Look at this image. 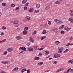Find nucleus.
Listing matches in <instances>:
<instances>
[{"label":"nucleus","instance_id":"obj_31","mask_svg":"<svg viewBox=\"0 0 73 73\" xmlns=\"http://www.w3.org/2000/svg\"><path fill=\"white\" fill-rule=\"evenodd\" d=\"M22 50H24V51H26V48L24 47H22Z\"/></svg>","mask_w":73,"mask_h":73},{"label":"nucleus","instance_id":"obj_2","mask_svg":"<svg viewBox=\"0 0 73 73\" xmlns=\"http://www.w3.org/2000/svg\"><path fill=\"white\" fill-rule=\"evenodd\" d=\"M58 50L59 51L58 52V53H62V51L61 50H64V48H61L60 47H58Z\"/></svg>","mask_w":73,"mask_h":73},{"label":"nucleus","instance_id":"obj_56","mask_svg":"<svg viewBox=\"0 0 73 73\" xmlns=\"http://www.w3.org/2000/svg\"><path fill=\"white\" fill-rule=\"evenodd\" d=\"M4 71H3L2 70H0V72L1 73H3Z\"/></svg>","mask_w":73,"mask_h":73},{"label":"nucleus","instance_id":"obj_3","mask_svg":"<svg viewBox=\"0 0 73 73\" xmlns=\"http://www.w3.org/2000/svg\"><path fill=\"white\" fill-rule=\"evenodd\" d=\"M60 57V55L58 53H56L54 55V57L56 58V57Z\"/></svg>","mask_w":73,"mask_h":73},{"label":"nucleus","instance_id":"obj_34","mask_svg":"<svg viewBox=\"0 0 73 73\" xmlns=\"http://www.w3.org/2000/svg\"><path fill=\"white\" fill-rule=\"evenodd\" d=\"M2 29H3V30L4 29H7L6 28V27H5V26H3L2 27Z\"/></svg>","mask_w":73,"mask_h":73},{"label":"nucleus","instance_id":"obj_1","mask_svg":"<svg viewBox=\"0 0 73 73\" xmlns=\"http://www.w3.org/2000/svg\"><path fill=\"white\" fill-rule=\"evenodd\" d=\"M54 21L56 23H57L58 25H60L63 22L61 20L58 19H54Z\"/></svg>","mask_w":73,"mask_h":73},{"label":"nucleus","instance_id":"obj_62","mask_svg":"<svg viewBox=\"0 0 73 73\" xmlns=\"http://www.w3.org/2000/svg\"><path fill=\"white\" fill-rule=\"evenodd\" d=\"M49 70H46V71H45V72L46 73V72H49Z\"/></svg>","mask_w":73,"mask_h":73},{"label":"nucleus","instance_id":"obj_48","mask_svg":"<svg viewBox=\"0 0 73 73\" xmlns=\"http://www.w3.org/2000/svg\"><path fill=\"white\" fill-rule=\"evenodd\" d=\"M29 5V3H27L25 5V6H28V5Z\"/></svg>","mask_w":73,"mask_h":73},{"label":"nucleus","instance_id":"obj_55","mask_svg":"<svg viewBox=\"0 0 73 73\" xmlns=\"http://www.w3.org/2000/svg\"><path fill=\"white\" fill-rule=\"evenodd\" d=\"M6 64H9V61H6Z\"/></svg>","mask_w":73,"mask_h":73},{"label":"nucleus","instance_id":"obj_42","mask_svg":"<svg viewBox=\"0 0 73 73\" xmlns=\"http://www.w3.org/2000/svg\"><path fill=\"white\" fill-rule=\"evenodd\" d=\"M71 69V68H69V69H68L67 71V73H68L69 72V71H70V70Z\"/></svg>","mask_w":73,"mask_h":73},{"label":"nucleus","instance_id":"obj_45","mask_svg":"<svg viewBox=\"0 0 73 73\" xmlns=\"http://www.w3.org/2000/svg\"><path fill=\"white\" fill-rule=\"evenodd\" d=\"M20 9V7H17L16 8V9H15L16 11H17V10H19Z\"/></svg>","mask_w":73,"mask_h":73},{"label":"nucleus","instance_id":"obj_59","mask_svg":"<svg viewBox=\"0 0 73 73\" xmlns=\"http://www.w3.org/2000/svg\"><path fill=\"white\" fill-rule=\"evenodd\" d=\"M2 63L3 64H6V62H3V61H2Z\"/></svg>","mask_w":73,"mask_h":73},{"label":"nucleus","instance_id":"obj_46","mask_svg":"<svg viewBox=\"0 0 73 73\" xmlns=\"http://www.w3.org/2000/svg\"><path fill=\"white\" fill-rule=\"evenodd\" d=\"M57 62L56 61H54L53 64H57Z\"/></svg>","mask_w":73,"mask_h":73},{"label":"nucleus","instance_id":"obj_24","mask_svg":"<svg viewBox=\"0 0 73 73\" xmlns=\"http://www.w3.org/2000/svg\"><path fill=\"white\" fill-rule=\"evenodd\" d=\"M2 5L3 7H5L7 5V3H3L2 4Z\"/></svg>","mask_w":73,"mask_h":73},{"label":"nucleus","instance_id":"obj_6","mask_svg":"<svg viewBox=\"0 0 73 73\" xmlns=\"http://www.w3.org/2000/svg\"><path fill=\"white\" fill-rule=\"evenodd\" d=\"M18 69H19L18 67H16L14 68L13 70H12V72H15V71H17V70H18Z\"/></svg>","mask_w":73,"mask_h":73},{"label":"nucleus","instance_id":"obj_47","mask_svg":"<svg viewBox=\"0 0 73 73\" xmlns=\"http://www.w3.org/2000/svg\"><path fill=\"white\" fill-rule=\"evenodd\" d=\"M0 35H4V33L3 32H0Z\"/></svg>","mask_w":73,"mask_h":73},{"label":"nucleus","instance_id":"obj_43","mask_svg":"<svg viewBox=\"0 0 73 73\" xmlns=\"http://www.w3.org/2000/svg\"><path fill=\"white\" fill-rule=\"evenodd\" d=\"M52 22H51V21H48V24H49V25H51V23Z\"/></svg>","mask_w":73,"mask_h":73},{"label":"nucleus","instance_id":"obj_28","mask_svg":"<svg viewBox=\"0 0 73 73\" xmlns=\"http://www.w3.org/2000/svg\"><path fill=\"white\" fill-rule=\"evenodd\" d=\"M37 32V31L36 30L34 32H33L32 33V35H34Z\"/></svg>","mask_w":73,"mask_h":73},{"label":"nucleus","instance_id":"obj_17","mask_svg":"<svg viewBox=\"0 0 73 73\" xmlns=\"http://www.w3.org/2000/svg\"><path fill=\"white\" fill-rule=\"evenodd\" d=\"M28 50L29 52H32V51H33V48H29Z\"/></svg>","mask_w":73,"mask_h":73},{"label":"nucleus","instance_id":"obj_11","mask_svg":"<svg viewBox=\"0 0 73 73\" xmlns=\"http://www.w3.org/2000/svg\"><path fill=\"white\" fill-rule=\"evenodd\" d=\"M40 4H37L36 5V8L38 9V8H40Z\"/></svg>","mask_w":73,"mask_h":73},{"label":"nucleus","instance_id":"obj_36","mask_svg":"<svg viewBox=\"0 0 73 73\" xmlns=\"http://www.w3.org/2000/svg\"><path fill=\"white\" fill-rule=\"evenodd\" d=\"M68 51H69V49H66L63 52V53H65V52H68Z\"/></svg>","mask_w":73,"mask_h":73},{"label":"nucleus","instance_id":"obj_13","mask_svg":"<svg viewBox=\"0 0 73 73\" xmlns=\"http://www.w3.org/2000/svg\"><path fill=\"white\" fill-rule=\"evenodd\" d=\"M65 27V26L64 25H63L62 26H61L59 27V29H63Z\"/></svg>","mask_w":73,"mask_h":73},{"label":"nucleus","instance_id":"obj_5","mask_svg":"<svg viewBox=\"0 0 73 73\" xmlns=\"http://www.w3.org/2000/svg\"><path fill=\"white\" fill-rule=\"evenodd\" d=\"M13 50V48H8L7 49V50H8V52H12V51Z\"/></svg>","mask_w":73,"mask_h":73},{"label":"nucleus","instance_id":"obj_7","mask_svg":"<svg viewBox=\"0 0 73 73\" xmlns=\"http://www.w3.org/2000/svg\"><path fill=\"white\" fill-rule=\"evenodd\" d=\"M64 70V68H60V69L56 71V73H58V72H60V71H61V70Z\"/></svg>","mask_w":73,"mask_h":73},{"label":"nucleus","instance_id":"obj_60","mask_svg":"<svg viewBox=\"0 0 73 73\" xmlns=\"http://www.w3.org/2000/svg\"><path fill=\"white\" fill-rule=\"evenodd\" d=\"M70 45V43H68L66 45V46H69V45Z\"/></svg>","mask_w":73,"mask_h":73},{"label":"nucleus","instance_id":"obj_30","mask_svg":"<svg viewBox=\"0 0 73 73\" xmlns=\"http://www.w3.org/2000/svg\"><path fill=\"white\" fill-rule=\"evenodd\" d=\"M64 30H65V31H68V27H65L64 29Z\"/></svg>","mask_w":73,"mask_h":73},{"label":"nucleus","instance_id":"obj_51","mask_svg":"<svg viewBox=\"0 0 73 73\" xmlns=\"http://www.w3.org/2000/svg\"><path fill=\"white\" fill-rule=\"evenodd\" d=\"M21 69H24V68H25V66H21Z\"/></svg>","mask_w":73,"mask_h":73},{"label":"nucleus","instance_id":"obj_27","mask_svg":"<svg viewBox=\"0 0 73 73\" xmlns=\"http://www.w3.org/2000/svg\"><path fill=\"white\" fill-rule=\"evenodd\" d=\"M48 27V25H47V24L46 23H45L44 25V28H46V27Z\"/></svg>","mask_w":73,"mask_h":73},{"label":"nucleus","instance_id":"obj_41","mask_svg":"<svg viewBox=\"0 0 73 73\" xmlns=\"http://www.w3.org/2000/svg\"><path fill=\"white\" fill-rule=\"evenodd\" d=\"M42 55V54L41 53V52H40L38 54V56H41Z\"/></svg>","mask_w":73,"mask_h":73},{"label":"nucleus","instance_id":"obj_8","mask_svg":"<svg viewBox=\"0 0 73 73\" xmlns=\"http://www.w3.org/2000/svg\"><path fill=\"white\" fill-rule=\"evenodd\" d=\"M29 40L31 42H34V39L32 38V37H30L29 38Z\"/></svg>","mask_w":73,"mask_h":73},{"label":"nucleus","instance_id":"obj_16","mask_svg":"<svg viewBox=\"0 0 73 73\" xmlns=\"http://www.w3.org/2000/svg\"><path fill=\"white\" fill-rule=\"evenodd\" d=\"M53 31L54 32H55V33H57V32H58V30L56 29H53Z\"/></svg>","mask_w":73,"mask_h":73},{"label":"nucleus","instance_id":"obj_22","mask_svg":"<svg viewBox=\"0 0 73 73\" xmlns=\"http://www.w3.org/2000/svg\"><path fill=\"white\" fill-rule=\"evenodd\" d=\"M40 59V57H35V60H38Z\"/></svg>","mask_w":73,"mask_h":73},{"label":"nucleus","instance_id":"obj_58","mask_svg":"<svg viewBox=\"0 0 73 73\" xmlns=\"http://www.w3.org/2000/svg\"><path fill=\"white\" fill-rule=\"evenodd\" d=\"M23 70L24 72L25 71H27V69H25V68H24Z\"/></svg>","mask_w":73,"mask_h":73},{"label":"nucleus","instance_id":"obj_23","mask_svg":"<svg viewBox=\"0 0 73 73\" xmlns=\"http://www.w3.org/2000/svg\"><path fill=\"white\" fill-rule=\"evenodd\" d=\"M30 19V18L28 16H27L26 17V20H27V21H28Z\"/></svg>","mask_w":73,"mask_h":73},{"label":"nucleus","instance_id":"obj_9","mask_svg":"<svg viewBox=\"0 0 73 73\" xmlns=\"http://www.w3.org/2000/svg\"><path fill=\"white\" fill-rule=\"evenodd\" d=\"M16 38L17 40H21L22 38H21L20 36H18L16 37Z\"/></svg>","mask_w":73,"mask_h":73},{"label":"nucleus","instance_id":"obj_12","mask_svg":"<svg viewBox=\"0 0 73 73\" xmlns=\"http://www.w3.org/2000/svg\"><path fill=\"white\" fill-rule=\"evenodd\" d=\"M13 23L14 24H17L19 23V21L17 20H15L14 21Z\"/></svg>","mask_w":73,"mask_h":73},{"label":"nucleus","instance_id":"obj_52","mask_svg":"<svg viewBox=\"0 0 73 73\" xmlns=\"http://www.w3.org/2000/svg\"><path fill=\"white\" fill-rule=\"evenodd\" d=\"M6 40H7L6 39H5L3 40H2V42H5V41H6Z\"/></svg>","mask_w":73,"mask_h":73},{"label":"nucleus","instance_id":"obj_64","mask_svg":"<svg viewBox=\"0 0 73 73\" xmlns=\"http://www.w3.org/2000/svg\"><path fill=\"white\" fill-rule=\"evenodd\" d=\"M70 12H71V13H73V10H70Z\"/></svg>","mask_w":73,"mask_h":73},{"label":"nucleus","instance_id":"obj_25","mask_svg":"<svg viewBox=\"0 0 73 73\" xmlns=\"http://www.w3.org/2000/svg\"><path fill=\"white\" fill-rule=\"evenodd\" d=\"M44 64V62H41L38 63V64L39 65H42V64Z\"/></svg>","mask_w":73,"mask_h":73},{"label":"nucleus","instance_id":"obj_40","mask_svg":"<svg viewBox=\"0 0 73 73\" xmlns=\"http://www.w3.org/2000/svg\"><path fill=\"white\" fill-rule=\"evenodd\" d=\"M15 6H16V5L14 4H12L11 5V7H15Z\"/></svg>","mask_w":73,"mask_h":73},{"label":"nucleus","instance_id":"obj_21","mask_svg":"<svg viewBox=\"0 0 73 73\" xmlns=\"http://www.w3.org/2000/svg\"><path fill=\"white\" fill-rule=\"evenodd\" d=\"M29 29V28L28 27H26L24 29V31H27V30H28Z\"/></svg>","mask_w":73,"mask_h":73},{"label":"nucleus","instance_id":"obj_50","mask_svg":"<svg viewBox=\"0 0 73 73\" xmlns=\"http://www.w3.org/2000/svg\"><path fill=\"white\" fill-rule=\"evenodd\" d=\"M30 42H29L27 43V46H29V45H30Z\"/></svg>","mask_w":73,"mask_h":73},{"label":"nucleus","instance_id":"obj_19","mask_svg":"<svg viewBox=\"0 0 73 73\" xmlns=\"http://www.w3.org/2000/svg\"><path fill=\"white\" fill-rule=\"evenodd\" d=\"M46 33V30H45L44 29L42 33V35H43V34H45Z\"/></svg>","mask_w":73,"mask_h":73},{"label":"nucleus","instance_id":"obj_63","mask_svg":"<svg viewBox=\"0 0 73 73\" xmlns=\"http://www.w3.org/2000/svg\"><path fill=\"white\" fill-rule=\"evenodd\" d=\"M70 15L71 16H73V13H71L70 14Z\"/></svg>","mask_w":73,"mask_h":73},{"label":"nucleus","instance_id":"obj_4","mask_svg":"<svg viewBox=\"0 0 73 73\" xmlns=\"http://www.w3.org/2000/svg\"><path fill=\"white\" fill-rule=\"evenodd\" d=\"M68 21H71V23H73V17H71L69 19Z\"/></svg>","mask_w":73,"mask_h":73},{"label":"nucleus","instance_id":"obj_18","mask_svg":"<svg viewBox=\"0 0 73 73\" xmlns=\"http://www.w3.org/2000/svg\"><path fill=\"white\" fill-rule=\"evenodd\" d=\"M45 52H46L45 54L46 55H48V54H49V51L47 50L45 51Z\"/></svg>","mask_w":73,"mask_h":73},{"label":"nucleus","instance_id":"obj_10","mask_svg":"<svg viewBox=\"0 0 73 73\" xmlns=\"http://www.w3.org/2000/svg\"><path fill=\"white\" fill-rule=\"evenodd\" d=\"M33 11H34V8H30L29 10V11L30 12H33Z\"/></svg>","mask_w":73,"mask_h":73},{"label":"nucleus","instance_id":"obj_20","mask_svg":"<svg viewBox=\"0 0 73 73\" xmlns=\"http://www.w3.org/2000/svg\"><path fill=\"white\" fill-rule=\"evenodd\" d=\"M50 8V6H47L46 7L45 9L46 10H48Z\"/></svg>","mask_w":73,"mask_h":73},{"label":"nucleus","instance_id":"obj_39","mask_svg":"<svg viewBox=\"0 0 73 73\" xmlns=\"http://www.w3.org/2000/svg\"><path fill=\"white\" fill-rule=\"evenodd\" d=\"M27 8H28V7L27 6L25 7L24 8V11H26L27 9Z\"/></svg>","mask_w":73,"mask_h":73},{"label":"nucleus","instance_id":"obj_49","mask_svg":"<svg viewBox=\"0 0 73 73\" xmlns=\"http://www.w3.org/2000/svg\"><path fill=\"white\" fill-rule=\"evenodd\" d=\"M8 53V52H7V51H6L4 52V54H7Z\"/></svg>","mask_w":73,"mask_h":73},{"label":"nucleus","instance_id":"obj_14","mask_svg":"<svg viewBox=\"0 0 73 73\" xmlns=\"http://www.w3.org/2000/svg\"><path fill=\"white\" fill-rule=\"evenodd\" d=\"M27 0H23L22 1V3L23 4H25V3H27Z\"/></svg>","mask_w":73,"mask_h":73},{"label":"nucleus","instance_id":"obj_54","mask_svg":"<svg viewBox=\"0 0 73 73\" xmlns=\"http://www.w3.org/2000/svg\"><path fill=\"white\" fill-rule=\"evenodd\" d=\"M70 72L71 73H73V69L71 70H70Z\"/></svg>","mask_w":73,"mask_h":73},{"label":"nucleus","instance_id":"obj_37","mask_svg":"<svg viewBox=\"0 0 73 73\" xmlns=\"http://www.w3.org/2000/svg\"><path fill=\"white\" fill-rule=\"evenodd\" d=\"M46 38V36H43L42 37V38H41V40H42L44 39V38Z\"/></svg>","mask_w":73,"mask_h":73},{"label":"nucleus","instance_id":"obj_32","mask_svg":"<svg viewBox=\"0 0 73 73\" xmlns=\"http://www.w3.org/2000/svg\"><path fill=\"white\" fill-rule=\"evenodd\" d=\"M44 49V47L40 48H38V50H43Z\"/></svg>","mask_w":73,"mask_h":73},{"label":"nucleus","instance_id":"obj_33","mask_svg":"<svg viewBox=\"0 0 73 73\" xmlns=\"http://www.w3.org/2000/svg\"><path fill=\"white\" fill-rule=\"evenodd\" d=\"M60 3V2L58 1V0H57V1L55 2V4H59Z\"/></svg>","mask_w":73,"mask_h":73},{"label":"nucleus","instance_id":"obj_44","mask_svg":"<svg viewBox=\"0 0 73 73\" xmlns=\"http://www.w3.org/2000/svg\"><path fill=\"white\" fill-rule=\"evenodd\" d=\"M20 70H21V72L22 73H23L24 72V70L23 69H22L21 68H20Z\"/></svg>","mask_w":73,"mask_h":73},{"label":"nucleus","instance_id":"obj_15","mask_svg":"<svg viewBox=\"0 0 73 73\" xmlns=\"http://www.w3.org/2000/svg\"><path fill=\"white\" fill-rule=\"evenodd\" d=\"M59 44H60V42L59 41H57L55 42V44L57 45H58Z\"/></svg>","mask_w":73,"mask_h":73},{"label":"nucleus","instance_id":"obj_29","mask_svg":"<svg viewBox=\"0 0 73 73\" xmlns=\"http://www.w3.org/2000/svg\"><path fill=\"white\" fill-rule=\"evenodd\" d=\"M40 12V11L39 10L36 11V10H35L34 11V13H38V12Z\"/></svg>","mask_w":73,"mask_h":73},{"label":"nucleus","instance_id":"obj_61","mask_svg":"<svg viewBox=\"0 0 73 73\" xmlns=\"http://www.w3.org/2000/svg\"><path fill=\"white\" fill-rule=\"evenodd\" d=\"M24 52V50H22V51H21V52L19 53V54H20V53H23Z\"/></svg>","mask_w":73,"mask_h":73},{"label":"nucleus","instance_id":"obj_35","mask_svg":"<svg viewBox=\"0 0 73 73\" xmlns=\"http://www.w3.org/2000/svg\"><path fill=\"white\" fill-rule=\"evenodd\" d=\"M60 33L62 35H64V34L65 33V31H61Z\"/></svg>","mask_w":73,"mask_h":73},{"label":"nucleus","instance_id":"obj_57","mask_svg":"<svg viewBox=\"0 0 73 73\" xmlns=\"http://www.w3.org/2000/svg\"><path fill=\"white\" fill-rule=\"evenodd\" d=\"M71 61H72V60H69L68 62V63H71Z\"/></svg>","mask_w":73,"mask_h":73},{"label":"nucleus","instance_id":"obj_38","mask_svg":"<svg viewBox=\"0 0 73 73\" xmlns=\"http://www.w3.org/2000/svg\"><path fill=\"white\" fill-rule=\"evenodd\" d=\"M27 73H30V72H31V70H30V69H28L27 70Z\"/></svg>","mask_w":73,"mask_h":73},{"label":"nucleus","instance_id":"obj_26","mask_svg":"<svg viewBox=\"0 0 73 73\" xmlns=\"http://www.w3.org/2000/svg\"><path fill=\"white\" fill-rule=\"evenodd\" d=\"M23 35H27V31H24L23 32Z\"/></svg>","mask_w":73,"mask_h":73},{"label":"nucleus","instance_id":"obj_53","mask_svg":"<svg viewBox=\"0 0 73 73\" xmlns=\"http://www.w3.org/2000/svg\"><path fill=\"white\" fill-rule=\"evenodd\" d=\"M23 47H20L19 48V50H21L22 49Z\"/></svg>","mask_w":73,"mask_h":73}]
</instances>
